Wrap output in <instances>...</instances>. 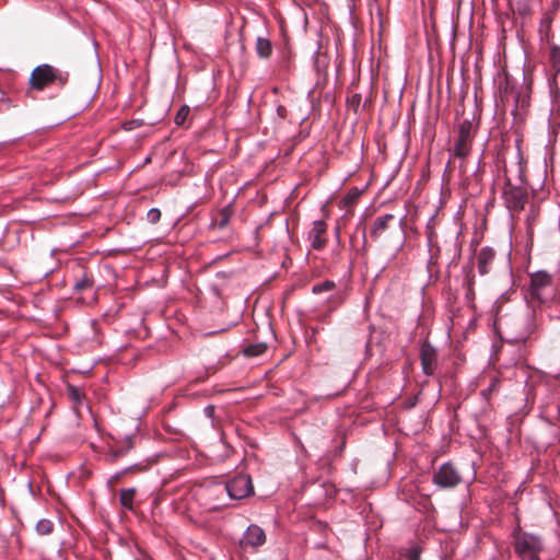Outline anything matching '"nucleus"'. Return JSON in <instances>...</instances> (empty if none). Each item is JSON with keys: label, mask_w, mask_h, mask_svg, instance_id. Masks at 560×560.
<instances>
[{"label": "nucleus", "mask_w": 560, "mask_h": 560, "mask_svg": "<svg viewBox=\"0 0 560 560\" xmlns=\"http://www.w3.org/2000/svg\"><path fill=\"white\" fill-rule=\"evenodd\" d=\"M495 253L490 247H483L477 255V267L481 276H486L490 271Z\"/></svg>", "instance_id": "obj_11"}, {"label": "nucleus", "mask_w": 560, "mask_h": 560, "mask_svg": "<svg viewBox=\"0 0 560 560\" xmlns=\"http://www.w3.org/2000/svg\"><path fill=\"white\" fill-rule=\"evenodd\" d=\"M226 506H229V503L226 501H224V502H221V501L217 502L215 501V502L207 503L205 505V509L207 511H220V510H222L223 508H226Z\"/></svg>", "instance_id": "obj_28"}, {"label": "nucleus", "mask_w": 560, "mask_h": 560, "mask_svg": "<svg viewBox=\"0 0 560 560\" xmlns=\"http://www.w3.org/2000/svg\"><path fill=\"white\" fill-rule=\"evenodd\" d=\"M254 493L255 492H243V494L236 495V492L229 491V492H226V500L228 501L241 500V499L247 498V497H249L250 494H254Z\"/></svg>", "instance_id": "obj_31"}, {"label": "nucleus", "mask_w": 560, "mask_h": 560, "mask_svg": "<svg viewBox=\"0 0 560 560\" xmlns=\"http://www.w3.org/2000/svg\"><path fill=\"white\" fill-rule=\"evenodd\" d=\"M189 113H190V108L187 105H183L178 109V112H177V114L175 116V119H174L175 124L177 126H183L185 124V121L187 120V117H188Z\"/></svg>", "instance_id": "obj_23"}, {"label": "nucleus", "mask_w": 560, "mask_h": 560, "mask_svg": "<svg viewBox=\"0 0 560 560\" xmlns=\"http://www.w3.org/2000/svg\"><path fill=\"white\" fill-rule=\"evenodd\" d=\"M35 529L39 535H49L54 529V523L46 518L39 520Z\"/></svg>", "instance_id": "obj_20"}, {"label": "nucleus", "mask_w": 560, "mask_h": 560, "mask_svg": "<svg viewBox=\"0 0 560 560\" xmlns=\"http://www.w3.org/2000/svg\"><path fill=\"white\" fill-rule=\"evenodd\" d=\"M420 555L421 548L419 546H413L408 550L406 557L407 560H420Z\"/></svg>", "instance_id": "obj_29"}, {"label": "nucleus", "mask_w": 560, "mask_h": 560, "mask_svg": "<svg viewBox=\"0 0 560 560\" xmlns=\"http://www.w3.org/2000/svg\"><path fill=\"white\" fill-rule=\"evenodd\" d=\"M434 482L443 488H454L462 483L463 474L454 463L443 464L434 474Z\"/></svg>", "instance_id": "obj_5"}, {"label": "nucleus", "mask_w": 560, "mask_h": 560, "mask_svg": "<svg viewBox=\"0 0 560 560\" xmlns=\"http://www.w3.org/2000/svg\"><path fill=\"white\" fill-rule=\"evenodd\" d=\"M93 284H94V280H93L92 276H89L86 272H84L83 277L74 283V291H77V292L85 291L88 289H91L93 287Z\"/></svg>", "instance_id": "obj_17"}, {"label": "nucleus", "mask_w": 560, "mask_h": 560, "mask_svg": "<svg viewBox=\"0 0 560 560\" xmlns=\"http://www.w3.org/2000/svg\"><path fill=\"white\" fill-rule=\"evenodd\" d=\"M500 311H498V315H497V323L500 322Z\"/></svg>", "instance_id": "obj_35"}, {"label": "nucleus", "mask_w": 560, "mask_h": 560, "mask_svg": "<svg viewBox=\"0 0 560 560\" xmlns=\"http://www.w3.org/2000/svg\"><path fill=\"white\" fill-rule=\"evenodd\" d=\"M559 420H560V405L558 406Z\"/></svg>", "instance_id": "obj_36"}, {"label": "nucleus", "mask_w": 560, "mask_h": 560, "mask_svg": "<svg viewBox=\"0 0 560 560\" xmlns=\"http://www.w3.org/2000/svg\"><path fill=\"white\" fill-rule=\"evenodd\" d=\"M68 81V74L54 68L49 65H42L36 67L30 78L31 88L37 91H42L48 85L58 82L63 85Z\"/></svg>", "instance_id": "obj_1"}, {"label": "nucleus", "mask_w": 560, "mask_h": 560, "mask_svg": "<svg viewBox=\"0 0 560 560\" xmlns=\"http://www.w3.org/2000/svg\"><path fill=\"white\" fill-rule=\"evenodd\" d=\"M266 541V534L261 527L258 525H249L244 533L243 537L240 540V545L242 548L246 549L248 547L256 549L262 546Z\"/></svg>", "instance_id": "obj_9"}, {"label": "nucleus", "mask_w": 560, "mask_h": 560, "mask_svg": "<svg viewBox=\"0 0 560 560\" xmlns=\"http://www.w3.org/2000/svg\"><path fill=\"white\" fill-rule=\"evenodd\" d=\"M120 475H116V476H113L109 480H108V485L109 487H114L116 485V481L119 479Z\"/></svg>", "instance_id": "obj_33"}, {"label": "nucleus", "mask_w": 560, "mask_h": 560, "mask_svg": "<svg viewBox=\"0 0 560 560\" xmlns=\"http://www.w3.org/2000/svg\"><path fill=\"white\" fill-rule=\"evenodd\" d=\"M136 492H120V503L124 508L131 510Z\"/></svg>", "instance_id": "obj_26"}, {"label": "nucleus", "mask_w": 560, "mask_h": 560, "mask_svg": "<svg viewBox=\"0 0 560 560\" xmlns=\"http://www.w3.org/2000/svg\"><path fill=\"white\" fill-rule=\"evenodd\" d=\"M361 101H362L361 94L355 93V94L351 95L350 97H348L347 105L349 108H351L357 114L359 112Z\"/></svg>", "instance_id": "obj_25"}, {"label": "nucleus", "mask_w": 560, "mask_h": 560, "mask_svg": "<svg viewBox=\"0 0 560 560\" xmlns=\"http://www.w3.org/2000/svg\"><path fill=\"white\" fill-rule=\"evenodd\" d=\"M327 224L323 220L313 222V228L308 232V240L314 249L320 250L327 243L326 238Z\"/></svg>", "instance_id": "obj_10"}, {"label": "nucleus", "mask_w": 560, "mask_h": 560, "mask_svg": "<svg viewBox=\"0 0 560 560\" xmlns=\"http://www.w3.org/2000/svg\"><path fill=\"white\" fill-rule=\"evenodd\" d=\"M427 236H428L429 245L431 247V264H432L433 260L436 259V256L440 253V247L436 244V234L432 229H429V231L427 232Z\"/></svg>", "instance_id": "obj_18"}, {"label": "nucleus", "mask_w": 560, "mask_h": 560, "mask_svg": "<svg viewBox=\"0 0 560 560\" xmlns=\"http://www.w3.org/2000/svg\"><path fill=\"white\" fill-rule=\"evenodd\" d=\"M465 284L467 287L466 298L468 300H472L475 296V292H474V273H472L471 269L466 273Z\"/></svg>", "instance_id": "obj_24"}, {"label": "nucleus", "mask_w": 560, "mask_h": 560, "mask_svg": "<svg viewBox=\"0 0 560 560\" xmlns=\"http://www.w3.org/2000/svg\"><path fill=\"white\" fill-rule=\"evenodd\" d=\"M267 350V345L265 342H257L249 346H246L243 349V353L247 358L259 357L264 354Z\"/></svg>", "instance_id": "obj_16"}, {"label": "nucleus", "mask_w": 560, "mask_h": 560, "mask_svg": "<svg viewBox=\"0 0 560 560\" xmlns=\"http://www.w3.org/2000/svg\"><path fill=\"white\" fill-rule=\"evenodd\" d=\"M256 52L262 59H268L272 55V45L268 38L258 37L256 40Z\"/></svg>", "instance_id": "obj_14"}, {"label": "nucleus", "mask_w": 560, "mask_h": 560, "mask_svg": "<svg viewBox=\"0 0 560 560\" xmlns=\"http://www.w3.org/2000/svg\"><path fill=\"white\" fill-rule=\"evenodd\" d=\"M220 221H219V228L220 229H223L228 225L229 221H230V217H231V213L229 211L228 208H224L221 213H220Z\"/></svg>", "instance_id": "obj_30"}, {"label": "nucleus", "mask_w": 560, "mask_h": 560, "mask_svg": "<svg viewBox=\"0 0 560 560\" xmlns=\"http://www.w3.org/2000/svg\"><path fill=\"white\" fill-rule=\"evenodd\" d=\"M126 490L132 491V490H135V489H133V488H127Z\"/></svg>", "instance_id": "obj_37"}, {"label": "nucleus", "mask_w": 560, "mask_h": 560, "mask_svg": "<svg viewBox=\"0 0 560 560\" xmlns=\"http://www.w3.org/2000/svg\"><path fill=\"white\" fill-rule=\"evenodd\" d=\"M474 138L475 132L471 121L467 119L462 121L458 126V132L453 148L454 156L459 159L468 156L471 151Z\"/></svg>", "instance_id": "obj_4"}, {"label": "nucleus", "mask_w": 560, "mask_h": 560, "mask_svg": "<svg viewBox=\"0 0 560 560\" xmlns=\"http://www.w3.org/2000/svg\"><path fill=\"white\" fill-rule=\"evenodd\" d=\"M550 61L552 68L557 73H560V46H551L550 48Z\"/></svg>", "instance_id": "obj_21"}, {"label": "nucleus", "mask_w": 560, "mask_h": 560, "mask_svg": "<svg viewBox=\"0 0 560 560\" xmlns=\"http://www.w3.org/2000/svg\"><path fill=\"white\" fill-rule=\"evenodd\" d=\"M336 287L335 282L331 280H326L322 283H317L313 287L312 292L315 294H319L322 292L331 291Z\"/></svg>", "instance_id": "obj_22"}, {"label": "nucleus", "mask_w": 560, "mask_h": 560, "mask_svg": "<svg viewBox=\"0 0 560 560\" xmlns=\"http://www.w3.org/2000/svg\"><path fill=\"white\" fill-rule=\"evenodd\" d=\"M544 549L541 539L525 532L516 533L514 536V550L521 560H538Z\"/></svg>", "instance_id": "obj_2"}, {"label": "nucleus", "mask_w": 560, "mask_h": 560, "mask_svg": "<svg viewBox=\"0 0 560 560\" xmlns=\"http://www.w3.org/2000/svg\"><path fill=\"white\" fill-rule=\"evenodd\" d=\"M502 196L506 208L512 212H520L528 201V190L525 186L513 185L510 178H505Z\"/></svg>", "instance_id": "obj_3"}, {"label": "nucleus", "mask_w": 560, "mask_h": 560, "mask_svg": "<svg viewBox=\"0 0 560 560\" xmlns=\"http://www.w3.org/2000/svg\"><path fill=\"white\" fill-rule=\"evenodd\" d=\"M551 287V276L545 271H538L530 277L529 294L530 299L539 303L548 298V291Z\"/></svg>", "instance_id": "obj_6"}, {"label": "nucleus", "mask_w": 560, "mask_h": 560, "mask_svg": "<svg viewBox=\"0 0 560 560\" xmlns=\"http://www.w3.org/2000/svg\"><path fill=\"white\" fill-rule=\"evenodd\" d=\"M132 447V442H131V439L128 438L126 441H125V444L121 445V446H118L116 448H114L110 454H108V456L110 457L112 460H115L117 459L118 457L125 455L130 448Z\"/></svg>", "instance_id": "obj_19"}, {"label": "nucleus", "mask_w": 560, "mask_h": 560, "mask_svg": "<svg viewBox=\"0 0 560 560\" xmlns=\"http://www.w3.org/2000/svg\"><path fill=\"white\" fill-rule=\"evenodd\" d=\"M558 7H559V2L557 0H555L552 2V11L551 12L553 13L558 9Z\"/></svg>", "instance_id": "obj_34"}, {"label": "nucleus", "mask_w": 560, "mask_h": 560, "mask_svg": "<svg viewBox=\"0 0 560 560\" xmlns=\"http://www.w3.org/2000/svg\"><path fill=\"white\" fill-rule=\"evenodd\" d=\"M277 114L280 118L285 119L288 117V109L283 105L277 107Z\"/></svg>", "instance_id": "obj_32"}, {"label": "nucleus", "mask_w": 560, "mask_h": 560, "mask_svg": "<svg viewBox=\"0 0 560 560\" xmlns=\"http://www.w3.org/2000/svg\"><path fill=\"white\" fill-rule=\"evenodd\" d=\"M225 490H254L252 478L248 475L238 474L225 482Z\"/></svg>", "instance_id": "obj_12"}, {"label": "nucleus", "mask_w": 560, "mask_h": 560, "mask_svg": "<svg viewBox=\"0 0 560 560\" xmlns=\"http://www.w3.org/2000/svg\"><path fill=\"white\" fill-rule=\"evenodd\" d=\"M421 368L425 375H433L438 368L436 349L429 342L424 341L420 348Z\"/></svg>", "instance_id": "obj_8"}, {"label": "nucleus", "mask_w": 560, "mask_h": 560, "mask_svg": "<svg viewBox=\"0 0 560 560\" xmlns=\"http://www.w3.org/2000/svg\"><path fill=\"white\" fill-rule=\"evenodd\" d=\"M553 22L552 12H546L539 23V34L541 40L549 43L552 37L551 25Z\"/></svg>", "instance_id": "obj_13"}, {"label": "nucleus", "mask_w": 560, "mask_h": 560, "mask_svg": "<svg viewBox=\"0 0 560 560\" xmlns=\"http://www.w3.org/2000/svg\"><path fill=\"white\" fill-rule=\"evenodd\" d=\"M67 395L71 399V401L74 404L75 409L78 406L82 405L83 400L85 399L84 392L73 385L67 386Z\"/></svg>", "instance_id": "obj_15"}, {"label": "nucleus", "mask_w": 560, "mask_h": 560, "mask_svg": "<svg viewBox=\"0 0 560 560\" xmlns=\"http://www.w3.org/2000/svg\"><path fill=\"white\" fill-rule=\"evenodd\" d=\"M396 218L393 214L377 217L371 228L370 236L374 242L384 241L389 236V232Z\"/></svg>", "instance_id": "obj_7"}, {"label": "nucleus", "mask_w": 560, "mask_h": 560, "mask_svg": "<svg viewBox=\"0 0 560 560\" xmlns=\"http://www.w3.org/2000/svg\"><path fill=\"white\" fill-rule=\"evenodd\" d=\"M161 219V211L158 208H152L147 213V220L151 224H156Z\"/></svg>", "instance_id": "obj_27"}]
</instances>
